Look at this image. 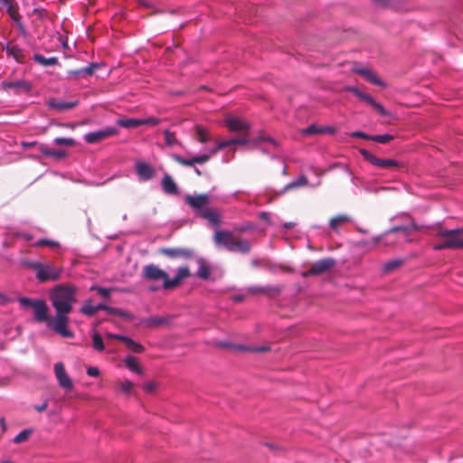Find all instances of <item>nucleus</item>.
I'll use <instances>...</instances> for the list:
<instances>
[{
    "label": "nucleus",
    "mask_w": 463,
    "mask_h": 463,
    "mask_svg": "<svg viewBox=\"0 0 463 463\" xmlns=\"http://www.w3.org/2000/svg\"><path fill=\"white\" fill-rule=\"evenodd\" d=\"M254 229V226L251 225V224H243V225H238V226H235L234 227V231L235 232H245L247 231H250V230H253Z\"/></svg>",
    "instance_id": "13d9d810"
},
{
    "label": "nucleus",
    "mask_w": 463,
    "mask_h": 463,
    "mask_svg": "<svg viewBox=\"0 0 463 463\" xmlns=\"http://www.w3.org/2000/svg\"><path fill=\"white\" fill-rule=\"evenodd\" d=\"M0 4L6 7L7 12L14 17L13 5L9 0H0Z\"/></svg>",
    "instance_id": "680f3d73"
},
{
    "label": "nucleus",
    "mask_w": 463,
    "mask_h": 463,
    "mask_svg": "<svg viewBox=\"0 0 463 463\" xmlns=\"http://www.w3.org/2000/svg\"><path fill=\"white\" fill-rule=\"evenodd\" d=\"M14 236L26 241H30L33 239V235L27 232H15Z\"/></svg>",
    "instance_id": "864d4df0"
},
{
    "label": "nucleus",
    "mask_w": 463,
    "mask_h": 463,
    "mask_svg": "<svg viewBox=\"0 0 463 463\" xmlns=\"http://www.w3.org/2000/svg\"><path fill=\"white\" fill-rule=\"evenodd\" d=\"M226 127L233 132H245L249 128V125L237 118H228L225 120Z\"/></svg>",
    "instance_id": "a211bd4d"
},
{
    "label": "nucleus",
    "mask_w": 463,
    "mask_h": 463,
    "mask_svg": "<svg viewBox=\"0 0 463 463\" xmlns=\"http://www.w3.org/2000/svg\"><path fill=\"white\" fill-rule=\"evenodd\" d=\"M352 221L351 217L349 215H346V214H338L333 218L330 219L329 221V228L335 232H338V229L339 227L345 223V222H350Z\"/></svg>",
    "instance_id": "4be33fe9"
},
{
    "label": "nucleus",
    "mask_w": 463,
    "mask_h": 463,
    "mask_svg": "<svg viewBox=\"0 0 463 463\" xmlns=\"http://www.w3.org/2000/svg\"><path fill=\"white\" fill-rule=\"evenodd\" d=\"M195 131H196L198 141L200 143L204 144L211 139L210 134L205 128H203L202 126H196Z\"/></svg>",
    "instance_id": "2f4dec72"
},
{
    "label": "nucleus",
    "mask_w": 463,
    "mask_h": 463,
    "mask_svg": "<svg viewBox=\"0 0 463 463\" xmlns=\"http://www.w3.org/2000/svg\"><path fill=\"white\" fill-rule=\"evenodd\" d=\"M213 154H211V148L209 149V153H205V154H202V155H196V156H193V161H194V164H200V165H203V164H205L206 162L209 161L210 157L213 156Z\"/></svg>",
    "instance_id": "79ce46f5"
},
{
    "label": "nucleus",
    "mask_w": 463,
    "mask_h": 463,
    "mask_svg": "<svg viewBox=\"0 0 463 463\" xmlns=\"http://www.w3.org/2000/svg\"><path fill=\"white\" fill-rule=\"evenodd\" d=\"M394 138L392 135L382 134V135H371V139L380 144H386Z\"/></svg>",
    "instance_id": "58836bf2"
},
{
    "label": "nucleus",
    "mask_w": 463,
    "mask_h": 463,
    "mask_svg": "<svg viewBox=\"0 0 463 463\" xmlns=\"http://www.w3.org/2000/svg\"><path fill=\"white\" fill-rule=\"evenodd\" d=\"M165 271L159 269L157 266L154 264L146 265L143 269V278L151 281L158 279L164 280V278H165Z\"/></svg>",
    "instance_id": "4468645a"
},
{
    "label": "nucleus",
    "mask_w": 463,
    "mask_h": 463,
    "mask_svg": "<svg viewBox=\"0 0 463 463\" xmlns=\"http://www.w3.org/2000/svg\"><path fill=\"white\" fill-rule=\"evenodd\" d=\"M44 246H48L51 248H58L60 247V243L57 241L45 239Z\"/></svg>",
    "instance_id": "0e129e2a"
},
{
    "label": "nucleus",
    "mask_w": 463,
    "mask_h": 463,
    "mask_svg": "<svg viewBox=\"0 0 463 463\" xmlns=\"http://www.w3.org/2000/svg\"><path fill=\"white\" fill-rule=\"evenodd\" d=\"M113 315H118L121 317L127 318L128 320L134 319V315L128 311L122 310L120 308L115 307Z\"/></svg>",
    "instance_id": "8fccbe9b"
},
{
    "label": "nucleus",
    "mask_w": 463,
    "mask_h": 463,
    "mask_svg": "<svg viewBox=\"0 0 463 463\" xmlns=\"http://www.w3.org/2000/svg\"><path fill=\"white\" fill-rule=\"evenodd\" d=\"M324 131L321 127H317L316 125H310L307 128L303 130V134L310 135V134H324Z\"/></svg>",
    "instance_id": "de8ad7c7"
},
{
    "label": "nucleus",
    "mask_w": 463,
    "mask_h": 463,
    "mask_svg": "<svg viewBox=\"0 0 463 463\" xmlns=\"http://www.w3.org/2000/svg\"><path fill=\"white\" fill-rule=\"evenodd\" d=\"M420 227L416 224L414 222H411L408 225H401V226H395L391 228L389 231H387L384 234L380 236H375L372 240L373 246H376L382 241H384L385 245H391L395 242V240L392 237L397 233L401 232L406 241H410L409 236L412 231L420 230Z\"/></svg>",
    "instance_id": "423d86ee"
},
{
    "label": "nucleus",
    "mask_w": 463,
    "mask_h": 463,
    "mask_svg": "<svg viewBox=\"0 0 463 463\" xmlns=\"http://www.w3.org/2000/svg\"><path fill=\"white\" fill-rule=\"evenodd\" d=\"M34 319L39 323H45L47 326L53 331L54 317L48 316V306L46 302L40 298L37 304L33 307Z\"/></svg>",
    "instance_id": "6e6552de"
},
{
    "label": "nucleus",
    "mask_w": 463,
    "mask_h": 463,
    "mask_svg": "<svg viewBox=\"0 0 463 463\" xmlns=\"http://www.w3.org/2000/svg\"><path fill=\"white\" fill-rule=\"evenodd\" d=\"M160 121L161 120L159 118H155V117H149V118L141 119L142 125L156 126V125H158L160 123Z\"/></svg>",
    "instance_id": "5fc2aeb1"
},
{
    "label": "nucleus",
    "mask_w": 463,
    "mask_h": 463,
    "mask_svg": "<svg viewBox=\"0 0 463 463\" xmlns=\"http://www.w3.org/2000/svg\"><path fill=\"white\" fill-rule=\"evenodd\" d=\"M169 319L167 317H150L147 318H144L140 321V324L147 326L152 327L156 326H162L168 324Z\"/></svg>",
    "instance_id": "393cba45"
},
{
    "label": "nucleus",
    "mask_w": 463,
    "mask_h": 463,
    "mask_svg": "<svg viewBox=\"0 0 463 463\" xmlns=\"http://www.w3.org/2000/svg\"><path fill=\"white\" fill-rule=\"evenodd\" d=\"M249 142V138L245 136L234 137L226 141L217 142L214 146L211 148V154H216L218 151L222 150L232 145H245Z\"/></svg>",
    "instance_id": "2eb2a0df"
},
{
    "label": "nucleus",
    "mask_w": 463,
    "mask_h": 463,
    "mask_svg": "<svg viewBox=\"0 0 463 463\" xmlns=\"http://www.w3.org/2000/svg\"><path fill=\"white\" fill-rule=\"evenodd\" d=\"M173 159L182 165L192 166L194 165L193 161V156L191 158L186 159L181 156L180 155L175 154L173 155Z\"/></svg>",
    "instance_id": "a18cd8bd"
},
{
    "label": "nucleus",
    "mask_w": 463,
    "mask_h": 463,
    "mask_svg": "<svg viewBox=\"0 0 463 463\" xmlns=\"http://www.w3.org/2000/svg\"><path fill=\"white\" fill-rule=\"evenodd\" d=\"M5 49L7 55L13 57L17 62L23 63L24 61V51L20 46L7 44Z\"/></svg>",
    "instance_id": "aec40b11"
},
{
    "label": "nucleus",
    "mask_w": 463,
    "mask_h": 463,
    "mask_svg": "<svg viewBox=\"0 0 463 463\" xmlns=\"http://www.w3.org/2000/svg\"><path fill=\"white\" fill-rule=\"evenodd\" d=\"M87 374L91 377H97L99 375V369L96 366H90L87 368Z\"/></svg>",
    "instance_id": "bf43d9fd"
},
{
    "label": "nucleus",
    "mask_w": 463,
    "mask_h": 463,
    "mask_svg": "<svg viewBox=\"0 0 463 463\" xmlns=\"http://www.w3.org/2000/svg\"><path fill=\"white\" fill-rule=\"evenodd\" d=\"M237 349L242 351H250L254 353H263L269 350L268 346H249V345H238Z\"/></svg>",
    "instance_id": "37998d69"
},
{
    "label": "nucleus",
    "mask_w": 463,
    "mask_h": 463,
    "mask_svg": "<svg viewBox=\"0 0 463 463\" xmlns=\"http://www.w3.org/2000/svg\"><path fill=\"white\" fill-rule=\"evenodd\" d=\"M90 290L97 291V293L99 294L101 297L105 298H109L112 288H103L99 286H91L90 288Z\"/></svg>",
    "instance_id": "a19ab883"
},
{
    "label": "nucleus",
    "mask_w": 463,
    "mask_h": 463,
    "mask_svg": "<svg viewBox=\"0 0 463 463\" xmlns=\"http://www.w3.org/2000/svg\"><path fill=\"white\" fill-rule=\"evenodd\" d=\"M308 180L306 175H300L297 179L289 182L288 184H286L280 191L277 193V195L284 194L285 193L296 190L304 186H307Z\"/></svg>",
    "instance_id": "dca6fc26"
},
{
    "label": "nucleus",
    "mask_w": 463,
    "mask_h": 463,
    "mask_svg": "<svg viewBox=\"0 0 463 463\" xmlns=\"http://www.w3.org/2000/svg\"><path fill=\"white\" fill-rule=\"evenodd\" d=\"M349 90L354 93L360 100L366 102L367 104H370L373 102V98L369 95L366 92H364L363 90H359L356 87H350Z\"/></svg>",
    "instance_id": "7c9ffc66"
},
{
    "label": "nucleus",
    "mask_w": 463,
    "mask_h": 463,
    "mask_svg": "<svg viewBox=\"0 0 463 463\" xmlns=\"http://www.w3.org/2000/svg\"><path fill=\"white\" fill-rule=\"evenodd\" d=\"M244 298H245V296L242 294H237V295H233L232 297V299L234 302H242L244 300Z\"/></svg>",
    "instance_id": "774afa93"
},
{
    "label": "nucleus",
    "mask_w": 463,
    "mask_h": 463,
    "mask_svg": "<svg viewBox=\"0 0 463 463\" xmlns=\"http://www.w3.org/2000/svg\"><path fill=\"white\" fill-rule=\"evenodd\" d=\"M92 346L97 352H102L105 349V345L102 340V337L98 332H93L92 334Z\"/></svg>",
    "instance_id": "f704fd0d"
},
{
    "label": "nucleus",
    "mask_w": 463,
    "mask_h": 463,
    "mask_svg": "<svg viewBox=\"0 0 463 463\" xmlns=\"http://www.w3.org/2000/svg\"><path fill=\"white\" fill-rule=\"evenodd\" d=\"M261 288L262 287L260 286H250L247 288V291L252 294L261 293Z\"/></svg>",
    "instance_id": "69168bd1"
},
{
    "label": "nucleus",
    "mask_w": 463,
    "mask_h": 463,
    "mask_svg": "<svg viewBox=\"0 0 463 463\" xmlns=\"http://www.w3.org/2000/svg\"><path fill=\"white\" fill-rule=\"evenodd\" d=\"M54 374L57 379L58 384L61 388L65 391H71L73 389V382L65 371L62 363L58 362L54 364Z\"/></svg>",
    "instance_id": "9b49d317"
},
{
    "label": "nucleus",
    "mask_w": 463,
    "mask_h": 463,
    "mask_svg": "<svg viewBox=\"0 0 463 463\" xmlns=\"http://www.w3.org/2000/svg\"><path fill=\"white\" fill-rule=\"evenodd\" d=\"M198 269L196 276L203 279H208L210 278L211 267L207 264L206 260L203 258L197 259Z\"/></svg>",
    "instance_id": "5701e85b"
},
{
    "label": "nucleus",
    "mask_w": 463,
    "mask_h": 463,
    "mask_svg": "<svg viewBox=\"0 0 463 463\" xmlns=\"http://www.w3.org/2000/svg\"><path fill=\"white\" fill-rule=\"evenodd\" d=\"M161 186L166 194H176L178 193V187L174 179L167 174L164 175L161 181Z\"/></svg>",
    "instance_id": "6ab92c4d"
},
{
    "label": "nucleus",
    "mask_w": 463,
    "mask_h": 463,
    "mask_svg": "<svg viewBox=\"0 0 463 463\" xmlns=\"http://www.w3.org/2000/svg\"><path fill=\"white\" fill-rule=\"evenodd\" d=\"M189 276H190V270H189V268L186 266L180 267L177 269V273L175 275V277H177L181 281Z\"/></svg>",
    "instance_id": "09e8293b"
},
{
    "label": "nucleus",
    "mask_w": 463,
    "mask_h": 463,
    "mask_svg": "<svg viewBox=\"0 0 463 463\" xmlns=\"http://www.w3.org/2000/svg\"><path fill=\"white\" fill-rule=\"evenodd\" d=\"M117 134V129L112 127H107L102 129L89 132L84 136V140L88 144H95L100 142L109 137Z\"/></svg>",
    "instance_id": "f8f14e48"
},
{
    "label": "nucleus",
    "mask_w": 463,
    "mask_h": 463,
    "mask_svg": "<svg viewBox=\"0 0 463 463\" xmlns=\"http://www.w3.org/2000/svg\"><path fill=\"white\" fill-rule=\"evenodd\" d=\"M282 290V288L279 285H267L262 287L261 293L265 294L269 297H274L279 294Z\"/></svg>",
    "instance_id": "473e14b6"
},
{
    "label": "nucleus",
    "mask_w": 463,
    "mask_h": 463,
    "mask_svg": "<svg viewBox=\"0 0 463 463\" xmlns=\"http://www.w3.org/2000/svg\"><path fill=\"white\" fill-rule=\"evenodd\" d=\"M54 143L56 145L72 146L75 142H74V139L70 138V137H56L54 139Z\"/></svg>",
    "instance_id": "3c124183"
},
{
    "label": "nucleus",
    "mask_w": 463,
    "mask_h": 463,
    "mask_svg": "<svg viewBox=\"0 0 463 463\" xmlns=\"http://www.w3.org/2000/svg\"><path fill=\"white\" fill-rule=\"evenodd\" d=\"M180 283L181 280L177 277L175 276L173 279H170L166 273L165 278H164L163 280V288L164 289H171L178 286Z\"/></svg>",
    "instance_id": "e433bc0d"
},
{
    "label": "nucleus",
    "mask_w": 463,
    "mask_h": 463,
    "mask_svg": "<svg viewBox=\"0 0 463 463\" xmlns=\"http://www.w3.org/2000/svg\"><path fill=\"white\" fill-rule=\"evenodd\" d=\"M165 136V144L168 147H174L175 146L179 144V141L175 137L174 134L169 130H164Z\"/></svg>",
    "instance_id": "4c0bfd02"
},
{
    "label": "nucleus",
    "mask_w": 463,
    "mask_h": 463,
    "mask_svg": "<svg viewBox=\"0 0 463 463\" xmlns=\"http://www.w3.org/2000/svg\"><path fill=\"white\" fill-rule=\"evenodd\" d=\"M102 63L100 62H90L86 67L78 69V70H71L67 71V79L69 80H79V79H87L94 74V72L102 67Z\"/></svg>",
    "instance_id": "9d476101"
},
{
    "label": "nucleus",
    "mask_w": 463,
    "mask_h": 463,
    "mask_svg": "<svg viewBox=\"0 0 463 463\" xmlns=\"http://www.w3.org/2000/svg\"><path fill=\"white\" fill-rule=\"evenodd\" d=\"M135 170L140 181H149L155 175V169L149 164L142 161L135 164Z\"/></svg>",
    "instance_id": "ddd939ff"
},
{
    "label": "nucleus",
    "mask_w": 463,
    "mask_h": 463,
    "mask_svg": "<svg viewBox=\"0 0 463 463\" xmlns=\"http://www.w3.org/2000/svg\"><path fill=\"white\" fill-rule=\"evenodd\" d=\"M359 74L363 75L369 82L375 85H382V81L378 77L368 69H360L357 71Z\"/></svg>",
    "instance_id": "c756f323"
},
{
    "label": "nucleus",
    "mask_w": 463,
    "mask_h": 463,
    "mask_svg": "<svg viewBox=\"0 0 463 463\" xmlns=\"http://www.w3.org/2000/svg\"><path fill=\"white\" fill-rule=\"evenodd\" d=\"M335 265V260L333 258H324L315 261L310 269L306 271L303 276H317L328 271Z\"/></svg>",
    "instance_id": "1a4fd4ad"
},
{
    "label": "nucleus",
    "mask_w": 463,
    "mask_h": 463,
    "mask_svg": "<svg viewBox=\"0 0 463 463\" xmlns=\"http://www.w3.org/2000/svg\"><path fill=\"white\" fill-rule=\"evenodd\" d=\"M41 152L48 156H54L57 158H60L64 156V153L62 151H57L51 148H48L47 146L42 145L40 148Z\"/></svg>",
    "instance_id": "ea45409f"
},
{
    "label": "nucleus",
    "mask_w": 463,
    "mask_h": 463,
    "mask_svg": "<svg viewBox=\"0 0 463 463\" xmlns=\"http://www.w3.org/2000/svg\"><path fill=\"white\" fill-rule=\"evenodd\" d=\"M213 242L217 247H223L230 252L247 254L251 250V243L249 240L236 237L230 231H216L213 235Z\"/></svg>",
    "instance_id": "7ed1b4c3"
},
{
    "label": "nucleus",
    "mask_w": 463,
    "mask_h": 463,
    "mask_svg": "<svg viewBox=\"0 0 463 463\" xmlns=\"http://www.w3.org/2000/svg\"><path fill=\"white\" fill-rule=\"evenodd\" d=\"M124 363H125L126 367L128 370H130L137 374L143 373V371L138 364V360L137 357H135L133 355H127L124 359Z\"/></svg>",
    "instance_id": "a878e982"
},
{
    "label": "nucleus",
    "mask_w": 463,
    "mask_h": 463,
    "mask_svg": "<svg viewBox=\"0 0 463 463\" xmlns=\"http://www.w3.org/2000/svg\"><path fill=\"white\" fill-rule=\"evenodd\" d=\"M117 124L126 128H137L142 125L139 118H121L117 121Z\"/></svg>",
    "instance_id": "c85d7f7f"
},
{
    "label": "nucleus",
    "mask_w": 463,
    "mask_h": 463,
    "mask_svg": "<svg viewBox=\"0 0 463 463\" xmlns=\"http://www.w3.org/2000/svg\"><path fill=\"white\" fill-rule=\"evenodd\" d=\"M369 105H371L381 116H389V112L383 108V106L381 103L377 102L374 99H373V102H371Z\"/></svg>",
    "instance_id": "49530a36"
},
{
    "label": "nucleus",
    "mask_w": 463,
    "mask_h": 463,
    "mask_svg": "<svg viewBox=\"0 0 463 463\" xmlns=\"http://www.w3.org/2000/svg\"><path fill=\"white\" fill-rule=\"evenodd\" d=\"M463 229H445L439 226L435 232V235L444 238V241L433 246L434 250H441L445 249H463Z\"/></svg>",
    "instance_id": "39448f33"
},
{
    "label": "nucleus",
    "mask_w": 463,
    "mask_h": 463,
    "mask_svg": "<svg viewBox=\"0 0 463 463\" xmlns=\"http://www.w3.org/2000/svg\"><path fill=\"white\" fill-rule=\"evenodd\" d=\"M50 109H56L58 111L69 110L75 108L78 105V101H61L56 99H50L47 102Z\"/></svg>",
    "instance_id": "f3484780"
},
{
    "label": "nucleus",
    "mask_w": 463,
    "mask_h": 463,
    "mask_svg": "<svg viewBox=\"0 0 463 463\" xmlns=\"http://www.w3.org/2000/svg\"><path fill=\"white\" fill-rule=\"evenodd\" d=\"M401 264H402V260H392V261L387 262L384 265V269L386 271H390L395 268H398Z\"/></svg>",
    "instance_id": "6e6d98bb"
},
{
    "label": "nucleus",
    "mask_w": 463,
    "mask_h": 463,
    "mask_svg": "<svg viewBox=\"0 0 463 463\" xmlns=\"http://www.w3.org/2000/svg\"><path fill=\"white\" fill-rule=\"evenodd\" d=\"M123 343L129 350H131L134 353L140 354L145 350V347L141 344L135 342L132 338L128 336L125 337Z\"/></svg>",
    "instance_id": "cd10ccee"
},
{
    "label": "nucleus",
    "mask_w": 463,
    "mask_h": 463,
    "mask_svg": "<svg viewBox=\"0 0 463 463\" xmlns=\"http://www.w3.org/2000/svg\"><path fill=\"white\" fill-rule=\"evenodd\" d=\"M24 265L35 272V278L40 283L56 281L62 273V269L52 262L26 260Z\"/></svg>",
    "instance_id": "20e7f679"
},
{
    "label": "nucleus",
    "mask_w": 463,
    "mask_h": 463,
    "mask_svg": "<svg viewBox=\"0 0 463 463\" xmlns=\"http://www.w3.org/2000/svg\"><path fill=\"white\" fill-rule=\"evenodd\" d=\"M32 430H24L21 432H19L13 439L14 443H22L28 439L29 436L31 435Z\"/></svg>",
    "instance_id": "c03bdc74"
},
{
    "label": "nucleus",
    "mask_w": 463,
    "mask_h": 463,
    "mask_svg": "<svg viewBox=\"0 0 463 463\" xmlns=\"http://www.w3.org/2000/svg\"><path fill=\"white\" fill-rule=\"evenodd\" d=\"M210 200L211 195L208 194H186L184 196L185 203L192 208L197 216L218 227L221 224V215L217 211L209 208Z\"/></svg>",
    "instance_id": "f03ea898"
},
{
    "label": "nucleus",
    "mask_w": 463,
    "mask_h": 463,
    "mask_svg": "<svg viewBox=\"0 0 463 463\" xmlns=\"http://www.w3.org/2000/svg\"><path fill=\"white\" fill-rule=\"evenodd\" d=\"M132 387L133 383L129 380H124L120 383V389L123 392L129 393Z\"/></svg>",
    "instance_id": "603ef678"
},
{
    "label": "nucleus",
    "mask_w": 463,
    "mask_h": 463,
    "mask_svg": "<svg viewBox=\"0 0 463 463\" xmlns=\"http://www.w3.org/2000/svg\"><path fill=\"white\" fill-rule=\"evenodd\" d=\"M4 90L15 89L17 90H23L24 91L30 90V85L24 80H18L14 81H3L1 84Z\"/></svg>",
    "instance_id": "412c9836"
},
{
    "label": "nucleus",
    "mask_w": 463,
    "mask_h": 463,
    "mask_svg": "<svg viewBox=\"0 0 463 463\" xmlns=\"http://www.w3.org/2000/svg\"><path fill=\"white\" fill-rule=\"evenodd\" d=\"M162 252L170 258L190 257V256H192V253H193L189 250L180 249V248L163 249Z\"/></svg>",
    "instance_id": "b1692460"
},
{
    "label": "nucleus",
    "mask_w": 463,
    "mask_h": 463,
    "mask_svg": "<svg viewBox=\"0 0 463 463\" xmlns=\"http://www.w3.org/2000/svg\"><path fill=\"white\" fill-rule=\"evenodd\" d=\"M144 388L146 392H152L156 389V384L152 382H147L145 383Z\"/></svg>",
    "instance_id": "338daca9"
},
{
    "label": "nucleus",
    "mask_w": 463,
    "mask_h": 463,
    "mask_svg": "<svg viewBox=\"0 0 463 463\" xmlns=\"http://www.w3.org/2000/svg\"><path fill=\"white\" fill-rule=\"evenodd\" d=\"M80 312L87 317H92L98 311L96 309V305H92L90 300H87L80 307Z\"/></svg>",
    "instance_id": "c9c22d12"
},
{
    "label": "nucleus",
    "mask_w": 463,
    "mask_h": 463,
    "mask_svg": "<svg viewBox=\"0 0 463 463\" xmlns=\"http://www.w3.org/2000/svg\"><path fill=\"white\" fill-rule=\"evenodd\" d=\"M96 309H97V311H99V310H105L109 314H113L115 307H109V306H107L105 304H101L100 303V304L96 305Z\"/></svg>",
    "instance_id": "052dcab7"
},
{
    "label": "nucleus",
    "mask_w": 463,
    "mask_h": 463,
    "mask_svg": "<svg viewBox=\"0 0 463 463\" xmlns=\"http://www.w3.org/2000/svg\"><path fill=\"white\" fill-rule=\"evenodd\" d=\"M40 298H31L27 297H20L18 302L22 308H33L37 304Z\"/></svg>",
    "instance_id": "72a5a7b5"
},
{
    "label": "nucleus",
    "mask_w": 463,
    "mask_h": 463,
    "mask_svg": "<svg viewBox=\"0 0 463 463\" xmlns=\"http://www.w3.org/2000/svg\"><path fill=\"white\" fill-rule=\"evenodd\" d=\"M351 137H358V138H363V139H365V140H370L371 139V135H368L363 131H360V130H357V131H354L350 134Z\"/></svg>",
    "instance_id": "4d7b16f0"
},
{
    "label": "nucleus",
    "mask_w": 463,
    "mask_h": 463,
    "mask_svg": "<svg viewBox=\"0 0 463 463\" xmlns=\"http://www.w3.org/2000/svg\"><path fill=\"white\" fill-rule=\"evenodd\" d=\"M107 337H109L110 339H116V340H119V341L124 342V339H125L126 335H118V334H114V333H108L107 334Z\"/></svg>",
    "instance_id": "e2e57ef3"
},
{
    "label": "nucleus",
    "mask_w": 463,
    "mask_h": 463,
    "mask_svg": "<svg viewBox=\"0 0 463 463\" xmlns=\"http://www.w3.org/2000/svg\"><path fill=\"white\" fill-rule=\"evenodd\" d=\"M50 300L56 311L53 332L64 338H72L74 334L68 328L69 315L76 302V288L71 285H57L50 291Z\"/></svg>",
    "instance_id": "f257e3e1"
},
{
    "label": "nucleus",
    "mask_w": 463,
    "mask_h": 463,
    "mask_svg": "<svg viewBox=\"0 0 463 463\" xmlns=\"http://www.w3.org/2000/svg\"><path fill=\"white\" fill-rule=\"evenodd\" d=\"M360 154L364 157V159L367 160L370 164H372L374 166H377L379 168L383 169H389V168H399L403 166V163L401 161H398L396 159L388 158V159H383L375 156L373 155L370 151L367 149L362 148L359 150Z\"/></svg>",
    "instance_id": "0eeeda50"
},
{
    "label": "nucleus",
    "mask_w": 463,
    "mask_h": 463,
    "mask_svg": "<svg viewBox=\"0 0 463 463\" xmlns=\"http://www.w3.org/2000/svg\"><path fill=\"white\" fill-rule=\"evenodd\" d=\"M33 60L43 66H54L59 63V60L56 57L46 58L42 54L36 53L33 55Z\"/></svg>",
    "instance_id": "bb28decb"
}]
</instances>
